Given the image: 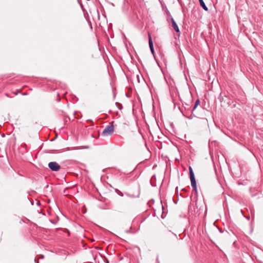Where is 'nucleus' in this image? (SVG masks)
Segmentation results:
<instances>
[{"label": "nucleus", "mask_w": 263, "mask_h": 263, "mask_svg": "<svg viewBox=\"0 0 263 263\" xmlns=\"http://www.w3.org/2000/svg\"><path fill=\"white\" fill-rule=\"evenodd\" d=\"M189 173H190V179H191V185L193 187L194 191H195L196 192H197L196 181V179L195 178L193 171L191 166L189 167Z\"/></svg>", "instance_id": "obj_1"}, {"label": "nucleus", "mask_w": 263, "mask_h": 263, "mask_svg": "<svg viewBox=\"0 0 263 263\" xmlns=\"http://www.w3.org/2000/svg\"><path fill=\"white\" fill-rule=\"evenodd\" d=\"M114 130V128L112 125H108L103 130L102 135L104 136L111 135L113 133Z\"/></svg>", "instance_id": "obj_2"}, {"label": "nucleus", "mask_w": 263, "mask_h": 263, "mask_svg": "<svg viewBox=\"0 0 263 263\" xmlns=\"http://www.w3.org/2000/svg\"><path fill=\"white\" fill-rule=\"evenodd\" d=\"M48 167L52 171H58L60 169V165L56 162H51L48 164Z\"/></svg>", "instance_id": "obj_3"}, {"label": "nucleus", "mask_w": 263, "mask_h": 263, "mask_svg": "<svg viewBox=\"0 0 263 263\" xmlns=\"http://www.w3.org/2000/svg\"><path fill=\"white\" fill-rule=\"evenodd\" d=\"M148 43H149V46L151 49V51L153 54L154 53V49L153 47V43L152 42V40L151 36V35H148Z\"/></svg>", "instance_id": "obj_4"}, {"label": "nucleus", "mask_w": 263, "mask_h": 263, "mask_svg": "<svg viewBox=\"0 0 263 263\" xmlns=\"http://www.w3.org/2000/svg\"><path fill=\"white\" fill-rule=\"evenodd\" d=\"M171 22H172V23L173 27L174 29V30L177 32L179 33L180 32V30H179V27H178V25H177L176 22L175 21V20L173 18H171Z\"/></svg>", "instance_id": "obj_5"}, {"label": "nucleus", "mask_w": 263, "mask_h": 263, "mask_svg": "<svg viewBox=\"0 0 263 263\" xmlns=\"http://www.w3.org/2000/svg\"><path fill=\"white\" fill-rule=\"evenodd\" d=\"M199 2H200V4L201 5V6L202 7V8L205 11H208V7L206 6V5H205L204 2L203 0H199Z\"/></svg>", "instance_id": "obj_6"}, {"label": "nucleus", "mask_w": 263, "mask_h": 263, "mask_svg": "<svg viewBox=\"0 0 263 263\" xmlns=\"http://www.w3.org/2000/svg\"><path fill=\"white\" fill-rule=\"evenodd\" d=\"M199 100H197L196 102H195V104L194 106L193 107V110H194L196 108V107H197V106L199 104Z\"/></svg>", "instance_id": "obj_7"}, {"label": "nucleus", "mask_w": 263, "mask_h": 263, "mask_svg": "<svg viewBox=\"0 0 263 263\" xmlns=\"http://www.w3.org/2000/svg\"><path fill=\"white\" fill-rule=\"evenodd\" d=\"M18 93V91H17V92H13V93L15 95H17Z\"/></svg>", "instance_id": "obj_8"}, {"label": "nucleus", "mask_w": 263, "mask_h": 263, "mask_svg": "<svg viewBox=\"0 0 263 263\" xmlns=\"http://www.w3.org/2000/svg\"><path fill=\"white\" fill-rule=\"evenodd\" d=\"M6 96L7 97H9V95H8V93H6Z\"/></svg>", "instance_id": "obj_9"}]
</instances>
